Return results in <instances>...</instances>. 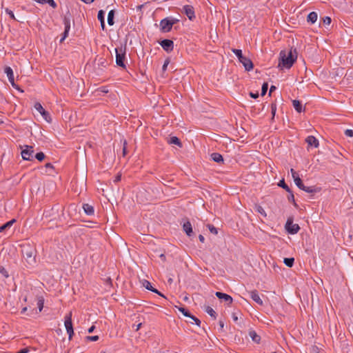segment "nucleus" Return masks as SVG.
I'll return each instance as SVG.
<instances>
[{"label":"nucleus","mask_w":353,"mask_h":353,"mask_svg":"<svg viewBox=\"0 0 353 353\" xmlns=\"http://www.w3.org/2000/svg\"><path fill=\"white\" fill-rule=\"evenodd\" d=\"M297 59V51L296 48H291L288 52L281 50L279 53V67L281 68L290 69Z\"/></svg>","instance_id":"nucleus-1"},{"label":"nucleus","mask_w":353,"mask_h":353,"mask_svg":"<svg viewBox=\"0 0 353 353\" xmlns=\"http://www.w3.org/2000/svg\"><path fill=\"white\" fill-rule=\"evenodd\" d=\"M23 257L26 259V262L32 265L36 263V250L29 245H23L21 249Z\"/></svg>","instance_id":"nucleus-2"},{"label":"nucleus","mask_w":353,"mask_h":353,"mask_svg":"<svg viewBox=\"0 0 353 353\" xmlns=\"http://www.w3.org/2000/svg\"><path fill=\"white\" fill-rule=\"evenodd\" d=\"M232 51L237 57L240 63L243 64L246 71H250L254 68V64L250 59L245 57L240 49L232 48Z\"/></svg>","instance_id":"nucleus-3"},{"label":"nucleus","mask_w":353,"mask_h":353,"mask_svg":"<svg viewBox=\"0 0 353 353\" xmlns=\"http://www.w3.org/2000/svg\"><path fill=\"white\" fill-rule=\"evenodd\" d=\"M178 21L179 20L176 19L166 17L160 21V30L162 32H168L172 30L173 25Z\"/></svg>","instance_id":"nucleus-4"},{"label":"nucleus","mask_w":353,"mask_h":353,"mask_svg":"<svg viewBox=\"0 0 353 353\" xmlns=\"http://www.w3.org/2000/svg\"><path fill=\"white\" fill-rule=\"evenodd\" d=\"M116 52V63L118 66L125 69L126 65L125 64V50L121 48H115Z\"/></svg>","instance_id":"nucleus-5"},{"label":"nucleus","mask_w":353,"mask_h":353,"mask_svg":"<svg viewBox=\"0 0 353 353\" xmlns=\"http://www.w3.org/2000/svg\"><path fill=\"white\" fill-rule=\"evenodd\" d=\"M286 231L290 234H295L300 230V227L298 224L293 223L292 218H288L285 225Z\"/></svg>","instance_id":"nucleus-6"},{"label":"nucleus","mask_w":353,"mask_h":353,"mask_svg":"<svg viewBox=\"0 0 353 353\" xmlns=\"http://www.w3.org/2000/svg\"><path fill=\"white\" fill-rule=\"evenodd\" d=\"M65 327L66 329V332L69 336V340H71L73 334H74V330H73V325L72 322V312H70L69 314L65 315V321H64Z\"/></svg>","instance_id":"nucleus-7"},{"label":"nucleus","mask_w":353,"mask_h":353,"mask_svg":"<svg viewBox=\"0 0 353 353\" xmlns=\"http://www.w3.org/2000/svg\"><path fill=\"white\" fill-rule=\"evenodd\" d=\"M34 107L47 122L50 123L52 121L50 113L43 108L42 105L39 102L35 103Z\"/></svg>","instance_id":"nucleus-8"},{"label":"nucleus","mask_w":353,"mask_h":353,"mask_svg":"<svg viewBox=\"0 0 353 353\" xmlns=\"http://www.w3.org/2000/svg\"><path fill=\"white\" fill-rule=\"evenodd\" d=\"M63 24L65 26L64 32L62 34V37L60 39V43H62L68 37V33L70 30V16H64L63 17Z\"/></svg>","instance_id":"nucleus-9"},{"label":"nucleus","mask_w":353,"mask_h":353,"mask_svg":"<svg viewBox=\"0 0 353 353\" xmlns=\"http://www.w3.org/2000/svg\"><path fill=\"white\" fill-rule=\"evenodd\" d=\"M26 149L21 151V156L23 160L32 161L33 159V147L26 145Z\"/></svg>","instance_id":"nucleus-10"},{"label":"nucleus","mask_w":353,"mask_h":353,"mask_svg":"<svg viewBox=\"0 0 353 353\" xmlns=\"http://www.w3.org/2000/svg\"><path fill=\"white\" fill-rule=\"evenodd\" d=\"M4 72L7 74V77L11 85L16 89L20 90L21 92H23V90H20L19 86L16 85L14 83V73L12 69L9 66H6L4 69Z\"/></svg>","instance_id":"nucleus-11"},{"label":"nucleus","mask_w":353,"mask_h":353,"mask_svg":"<svg viewBox=\"0 0 353 353\" xmlns=\"http://www.w3.org/2000/svg\"><path fill=\"white\" fill-rule=\"evenodd\" d=\"M183 12L185 14V15L190 21L194 20L196 17L194 7L191 5L183 6Z\"/></svg>","instance_id":"nucleus-12"},{"label":"nucleus","mask_w":353,"mask_h":353,"mask_svg":"<svg viewBox=\"0 0 353 353\" xmlns=\"http://www.w3.org/2000/svg\"><path fill=\"white\" fill-rule=\"evenodd\" d=\"M159 43L165 51L169 52L173 50L174 42L172 40L165 39Z\"/></svg>","instance_id":"nucleus-13"},{"label":"nucleus","mask_w":353,"mask_h":353,"mask_svg":"<svg viewBox=\"0 0 353 353\" xmlns=\"http://www.w3.org/2000/svg\"><path fill=\"white\" fill-rule=\"evenodd\" d=\"M215 295L218 299L223 300L228 305H231L232 303V297L225 293L216 292Z\"/></svg>","instance_id":"nucleus-14"},{"label":"nucleus","mask_w":353,"mask_h":353,"mask_svg":"<svg viewBox=\"0 0 353 353\" xmlns=\"http://www.w3.org/2000/svg\"><path fill=\"white\" fill-rule=\"evenodd\" d=\"M248 294H250V297L257 304H259V305H263V300L261 299L257 290H254L250 291V292H248Z\"/></svg>","instance_id":"nucleus-15"},{"label":"nucleus","mask_w":353,"mask_h":353,"mask_svg":"<svg viewBox=\"0 0 353 353\" xmlns=\"http://www.w3.org/2000/svg\"><path fill=\"white\" fill-rule=\"evenodd\" d=\"M305 142L307 143L308 146L314 147L315 148H318L319 145V140L312 135L308 136L305 139Z\"/></svg>","instance_id":"nucleus-16"},{"label":"nucleus","mask_w":353,"mask_h":353,"mask_svg":"<svg viewBox=\"0 0 353 353\" xmlns=\"http://www.w3.org/2000/svg\"><path fill=\"white\" fill-rule=\"evenodd\" d=\"M183 229L188 236H192L194 234L192 224L189 221H187L183 223Z\"/></svg>","instance_id":"nucleus-17"},{"label":"nucleus","mask_w":353,"mask_h":353,"mask_svg":"<svg viewBox=\"0 0 353 353\" xmlns=\"http://www.w3.org/2000/svg\"><path fill=\"white\" fill-rule=\"evenodd\" d=\"M292 105L296 112L301 113L305 111L301 102L299 100L294 99L292 101Z\"/></svg>","instance_id":"nucleus-18"},{"label":"nucleus","mask_w":353,"mask_h":353,"mask_svg":"<svg viewBox=\"0 0 353 353\" xmlns=\"http://www.w3.org/2000/svg\"><path fill=\"white\" fill-rule=\"evenodd\" d=\"M302 190H303L307 193L313 194L320 192L321 188H318L316 186H305V185H304V188H302Z\"/></svg>","instance_id":"nucleus-19"},{"label":"nucleus","mask_w":353,"mask_h":353,"mask_svg":"<svg viewBox=\"0 0 353 353\" xmlns=\"http://www.w3.org/2000/svg\"><path fill=\"white\" fill-rule=\"evenodd\" d=\"M211 157V159L214 161V162H216V163H223V156L218 153V152H213L210 155Z\"/></svg>","instance_id":"nucleus-20"},{"label":"nucleus","mask_w":353,"mask_h":353,"mask_svg":"<svg viewBox=\"0 0 353 353\" xmlns=\"http://www.w3.org/2000/svg\"><path fill=\"white\" fill-rule=\"evenodd\" d=\"M83 209L87 215L90 216V215L94 214V208L92 205H91L88 203H85L83 205Z\"/></svg>","instance_id":"nucleus-21"},{"label":"nucleus","mask_w":353,"mask_h":353,"mask_svg":"<svg viewBox=\"0 0 353 353\" xmlns=\"http://www.w3.org/2000/svg\"><path fill=\"white\" fill-rule=\"evenodd\" d=\"M318 18L317 13L316 12H311L307 17V21L312 24L314 23Z\"/></svg>","instance_id":"nucleus-22"},{"label":"nucleus","mask_w":353,"mask_h":353,"mask_svg":"<svg viewBox=\"0 0 353 353\" xmlns=\"http://www.w3.org/2000/svg\"><path fill=\"white\" fill-rule=\"evenodd\" d=\"M114 14H115V11L114 10H110L108 14V23L110 26H112L114 24Z\"/></svg>","instance_id":"nucleus-23"},{"label":"nucleus","mask_w":353,"mask_h":353,"mask_svg":"<svg viewBox=\"0 0 353 353\" xmlns=\"http://www.w3.org/2000/svg\"><path fill=\"white\" fill-rule=\"evenodd\" d=\"M15 222V219H12L0 226V232H3L10 229L12 224Z\"/></svg>","instance_id":"nucleus-24"},{"label":"nucleus","mask_w":353,"mask_h":353,"mask_svg":"<svg viewBox=\"0 0 353 353\" xmlns=\"http://www.w3.org/2000/svg\"><path fill=\"white\" fill-rule=\"evenodd\" d=\"M249 335L252 339L253 341H254L256 343H259L261 341V336L256 334V332L254 330L250 331L249 332Z\"/></svg>","instance_id":"nucleus-25"},{"label":"nucleus","mask_w":353,"mask_h":353,"mask_svg":"<svg viewBox=\"0 0 353 353\" xmlns=\"http://www.w3.org/2000/svg\"><path fill=\"white\" fill-rule=\"evenodd\" d=\"M205 312H207L210 316L213 317L214 319L216 318V312L210 306H205Z\"/></svg>","instance_id":"nucleus-26"},{"label":"nucleus","mask_w":353,"mask_h":353,"mask_svg":"<svg viewBox=\"0 0 353 353\" xmlns=\"http://www.w3.org/2000/svg\"><path fill=\"white\" fill-rule=\"evenodd\" d=\"M168 143L170 144H174V145H176L179 147H181V142L180 139L176 137H170V140L168 141Z\"/></svg>","instance_id":"nucleus-27"},{"label":"nucleus","mask_w":353,"mask_h":353,"mask_svg":"<svg viewBox=\"0 0 353 353\" xmlns=\"http://www.w3.org/2000/svg\"><path fill=\"white\" fill-rule=\"evenodd\" d=\"M254 210L256 212L261 214L263 216L265 217L267 216L265 210L260 205H256L254 207Z\"/></svg>","instance_id":"nucleus-28"},{"label":"nucleus","mask_w":353,"mask_h":353,"mask_svg":"<svg viewBox=\"0 0 353 353\" xmlns=\"http://www.w3.org/2000/svg\"><path fill=\"white\" fill-rule=\"evenodd\" d=\"M294 262V259L292 257L285 258L284 261H283V263H285V265L289 268H291L293 266Z\"/></svg>","instance_id":"nucleus-29"},{"label":"nucleus","mask_w":353,"mask_h":353,"mask_svg":"<svg viewBox=\"0 0 353 353\" xmlns=\"http://www.w3.org/2000/svg\"><path fill=\"white\" fill-rule=\"evenodd\" d=\"M294 181L299 189L302 190V188H304V184L303 183V181L299 176H296V179H294Z\"/></svg>","instance_id":"nucleus-30"},{"label":"nucleus","mask_w":353,"mask_h":353,"mask_svg":"<svg viewBox=\"0 0 353 353\" xmlns=\"http://www.w3.org/2000/svg\"><path fill=\"white\" fill-rule=\"evenodd\" d=\"M97 18L100 23H103V21H105V12L103 10L98 12Z\"/></svg>","instance_id":"nucleus-31"},{"label":"nucleus","mask_w":353,"mask_h":353,"mask_svg":"<svg viewBox=\"0 0 353 353\" xmlns=\"http://www.w3.org/2000/svg\"><path fill=\"white\" fill-rule=\"evenodd\" d=\"M278 185L282 188H283L284 190H285L287 192H290V188H289V186L285 183V180L283 179H281L279 183H278Z\"/></svg>","instance_id":"nucleus-32"},{"label":"nucleus","mask_w":353,"mask_h":353,"mask_svg":"<svg viewBox=\"0 0 353 353\" xmlns=\"http://www.w3.org/2000/svg\"><path fill=\"white\" fill-rule=\"evenodd\" d=\"M44 305V299L42 296H39L37 300V307L39 308V311L41 312L43 308Z\"/></svg>","instance_id":"nucleus-33"},{"label":"nucleus","mask_w":353,"mask_h":353,"mask_svg":"<svg viewBox=\"0 0 353 353\" xmlns=\"http://www.w3.org/2000/svg\"><path fill=\"white\" fill-rule=\"evenodd\" d=\"M142 285L143 287H145L147 290L151 291V290H153V287L151 284V283L150 281H148V280H143L142 281Z\"/></svg>","instance_id":"nucleus-34"},{"label":"nucleus","mask_w":353,"mask_h":353,"mask_svg":"<svg viewBox=\"0 0 353 353\" xmlns=\"http://www.w3.org/2000/svg\"><path fill=\"white\" fill-rule=\"evenodd\" d=\"M179 310L185 316L187 317H190L192 314L185 307H179Z\"/></svg>","instance_id":"nucleus-35"},{"label":"nucleus","mask_w":353,"mask_h":353,"mask_svg":"<svg viewBox=\"0 0 353 353\" xmlns=\"http://www.w3.org/2000/svg\"><path fill=\"white\" fill-rule=\"evenodd\" d=\"M289 193L288 196V199L290 202H292L293 204L294 205V206H297L296 202H295V200H294V194L292 192V191L290 190V192H288Z\"/></svg>","instance_id":"nucleus-36"},{"label":"nucleus","mask_w":353,"mask_h":353,"mask_svg":"<svg viewBox=\"0 0 353 353\" xmlns=\"http://www.w3.org/2000/svg\"><path fill=\"white\" fill-rule=\"evenodd\" d=\"M208 228L209 229L210 232L214 234H218V230L216 227H214L213 225L208 224L207 225Z\"/></svg>","instance_id":"nucleus-37"},{"label":"nucleus","mask_w":353,"mask_h":353,"mask_svg":"<svg viewBox=\"0 0 353 353\" xmlns=\"http://www.w3.org/2000/svg\"><path fill=\"white\" fill-rule=\"evenodd\" d=\"M276 112V103H272V104H271L272 120L274 119Z\"/></svg>","instance_id":"nucleus-38"},{"label":"nucleus","mask_w":353,"mask_h":353,"mask_svg":"<svg viewBox=\"0 0 353 353\" xmlns=\"http://www.w3.org/2000/svg\"><path fill=\"white\" fill-rule=\"evenodd\" d=\"M46 157V155L43 152H38L35 155V158L39 161H42L43 160H44Z\"/></svg>","instance_id":"nucleus-39"},{"label":"nucleus","mask_w":353,"mask_h":353,"mask_svg":"<svg viewBox=\"0 0 353 353\" xmlns=\"http://www.w3.org/2000/svg\"><path fill=\"white\" fill-rule=\"evenodd\" d=\"M268 83L265 82L263 83V84L262 85V88H261V96H264L267 91H268Z\"/></svg>","instance_id":"nucleus-40"},{"label":"nucleus","mask_w":353,"mask_h":353,"mask_svg":"<svg viewBox=\"0 0 353 353\" xmlns=\"http://www.w3.org/2000/svg\"><path fill=\"white\" fill-rule=\"evenodd\" d=\"M192 321H190V323H193V321L196 323V325L200 326L201 325V321L197 319L196 316H193L192 314L190 317Z\"/></svg>","instance_id":"nucleus-41"},{"label":"nucleus","mask_w":353,"mask_h":353,"mask_svg":"<svg viewBox=\"0 0 353 353\" xmlns=\"http://www.w3.org/2000/svg\"><path fill=\"white\" fill-rule=\"evenodd\" d=\"M87 341H97L99 340V336L94 335V336H88L85 337Z\"/></svg>","instance_id":"nucleus-42"},{"label":"nucleus","mask_w":353,"mask_h":353,"mask_svg":"<svg viewBox=\"0 0 353 353\" xmlns=\"http://www.w3.org/2000/svg\"><path fill=\"white\" fill-rule=\"evenodd\" d=\"M6 12L10 16V17L14 20H16L14 14L12 10L8 8L5 9Z\"/></svg>","instance_id":"nucleus-43"},{"label":"nucleus","mask_w":353,"mask_h":353,"mask_svg":"<svg viewBox=\"0 0 353 353\" xmlns=\"http://www.w3.org/2000/svg\"><path fill=\"white\" fill-rule=\"evenodd\" d=\"M332 19L330 17H325L323 18V22L325 25H330L331 23Z\"/></svg>","instance_id":"nucleus-44"},{"label":"nucleus","mask_w":353,"mask_h":353,"mask_svg":"<svg viewBox=\"0 0 353 353\" xmlns=\"http://www.w3.org/2000/svg\"><path fill=\"white\" fill-rule=\"evenodd\" d=\"M344 134L346 137H353V130L350 129H347L345 130Z\"/></svg>","instance_id":"nucleus-45"},{"label":"nucleus","mask_w":353,"mask_h":353,"mask_svg":"<svg viewBox=\"0 0 353 353\" xmlns=\"http://www.w3.org/2000/svg\"><path fill=\"white\" fill-rule=\"evenodd\" d=\"M170 63V59H166L164 61V63L163 65V67H162V70L163 71H165L166 69H167V67L168 65V64Z\"/></svg>","instance_id":"nucleus-46"},{"label":"nucleus","mask_w":353,"mask_h":353,"mask_svg":"<svg viewBox=\"0 0 353 353\" xmlns=\"http://www.w3.org/2000/svg\"><path fill=\"white\" fill-rule=\"evenodd\" d=\"M151 292H154V293L159 294V296L166 299L165 296L163 294H161L157 289H156L154 288H153V290H151Z\"/></svg>","instance_id":"nucleus-47"},{"label":"nucleus","mask_w":353,"mask_h":353,"mask_svg":"<svg viewBox=\"0 0 353 353\" xmlns=\"http://www.w3.org/2000/svg\"><path fill=\"white\" fill-rule=\"evenodd\" d=\"M290 172L292 173V176L293 179H296V176H299V174L296 171H294V169L292 168L290 170Z\"/></svg>","instance_id":"nucleus-48"},{"label":"nucleus","mask_w":353,"mask_h":353,"mask_svg":"<svg viewBox=\"0 0 353 353\" xmlns=\"http://www.w3.org/2000/svg\"><path fill=\"white\" fill-rule=\"evenodd\" d=\"M48 3L53 8H57V5L54 0H48Z\"/></svg>","instance_id":"nucleus-49"},{"label":"nucleus","mask_w":353,"mask_h":353,"mask_svg":"<svg viewBox=\"0 0 353 353\" xmlns=\"http://www.w3.org/2000/svg\"><path fill=\"white\" fill-rule=\"evenodd\" d=\"M141 325H142V323H139V324H137V325L134 324V325H132V328H133L135 331H138V330L141 328Z\"/></svg>","instance_id":"nucleus-50"},{"label":"nucleus","mask_w":353,"mask_h":353,"mask_svg":"<svg viewBox=\"0 0 353 353\" xmlns=\"http://www.w3.org/2000/svg\"><path fill=\"white\" fill-rule=\"evenodd\" d=\"M250 97H252L253 99H257L259 97V93L258 92H256V93L250 92Z\"/></svg>","instance_id":"nucleus-51"},{"label":"nucleus","mask_w":353,"mask_h":353,"mask_svg":"<svg viewBox=\"0 0 353 353\" xmlns=\"http://www.w3.org/2000/svg\"><path fill=\"white\" fill-rule=\"evenodd\" d=\"M121 174L117 175L115 179H114V183H117V182L120 181H121Z\"/></svg>","instance_id":"nucleus-52"},{"label":"nucleus","mask_w":353,"mask_h":353,"mask_svg":"<svg viewBox=\"0 0 353 353\" xmlns=\"http://www.w3.org/2000/svg\"><path fill=\"white\" fill-rule=\"evenodd\" d=\"M126 141H124L123 148V154L125 156L126 154Z\"/></svg>","instance_id":"nucleus-53"},{"label":"nucleus","mask_w":353,"mask_h":353,"mask_svg":"<svg viewBox=\"0 0 353 353\" xmlns=\"http://www.w3.org/2000/svg\"><path fill=\"white\" fill-rule=\"evenodd\" d=\"M219 325L221 330H223V328L224 327V321L223 320H219Z\"/></svg>","instance_id":"nucleus-54"},{"label":"nucleus","mask_w":353,"mask_h":353,"mask_svg":"<svg viewBox=\"0 0 353 353\" xmlns=\"http://www.w3.org/2000/svg\"><path fill=\"white\" fill-rule=\"evenodd\" d=\"M159 258L161 259V260L163 261V262H165V260H166V257H165V255L164 254H161L159 255Z\"/></svg>","instance_id":"nucleus-55"},{"label":"nucleus","mask_w":353,"mask_h":353,"mask_svg":"<svg viewBox=\"0 0 353 353\" xmlns=\"http://www.w3.org/2000/svg\"><path fill=\"white\" fill-rule=\"evenodd\" d=\"M45 167L46 168H51V169H53L54 167L52 165V164L51 163H47L46 165H45Z\"/></svg>","instance_id":"nucleus-56"},{"label":"nucleus","mask_w":353,"mask_h":353,"mask_svg":"<svg viewBox=\"0 0 353 353\" xmlns=\"http://www.w3.org/2000/svg\"><path fill=\"white\" fill-rule=\"evenodd\" d=\"M276 89V86L274 85H271L270 88V92H269V95L271 94V93L272 92H274L275 90Z\"/></svg>","instance_id":"nucleus-57"},{"label":"nucleus","mask_w":353,"mask_h":353,"mask_svg":"<svg viewBox=\"0 0 353 353\" xmlns=\"http://www.w3.org/2000/svg\"><path fill=\"white\" fill-rule=\"evenodd\" d=\"M232 319H233L234 321H235V322L237 321L238 317H237V315H236V313H234V312L232 313Z\"/></svg>","instance_id":"nucleus-58"},{"label":"nucleus","mask_w":353,"mask_h":353,"mask_svg":"<svg viewBox=\"0 0 353 353\" xmlns=\"http://www.w3.org/2000/svg\"><path fill=\"white\" fill-rule=\"evenodd\" d=\"M95 329L94 325H92L88 330V333H92Z\"/></svg>","instance_id":"nucleus-59"},{"label":"nucleus","mask_w":353,"mask_h":353,"mask_svg":"<svg viewBox=\"0 0 353 353\" xmlns=\"http://www.w3.org/2000/svg\"><path fill=\"white\" fill-rule=\"evenodd\" d=\"M199 239L201 242L203 243L205 241V238L202 234L199 236Z\"/></svg>","instance_id":"nucleus-60"},{"label":"nucleus","mask_w":353,"mask_h":353,"mask_svg":"<svg viewBox=\"0 0 353 353\" xmlns=\"http://www.w3.org/2000/svg\"><path fill=\"white\" fill-rule=\"evenodd\" d=\"M81 1L85 3H91L92 2L94 1V0H81Z\"/></svg>","instance_id":"nucleus-61"},{"label":"nucleus","mask_w":353,"mask_h":353,"mask_svg":"<svg viewBox=\"0 0 353 353\" xmlns=\"http://www.w3.org/2000/svg\"><path fill=\"white\" fill-rule=\"evenodd\" d=\"M26 311H27V307H24L23 308H22L21 313L24 314Z\"/></svg>","instance_id":"nucleus-62"},{"label":"nucleus","mask_w":353,"mask_h":353,"mask_svg":"<svg viewBox=\"0 0 353 353\" xmlns=\"http://www.w3.org/2000/svg\"><path fill=\"white\" fill-rule=\"evenodd\" d=\"M35 1H37V3H45V0H34Z\"/></svg>","instance_id":"nucleus-63"},{"label":"nucleus","mask_w":353,"mask_h":353,"mask_svg":"<svg viewBox=\"0 0 353 353\" xmlns=\"http://www.w3.org/2000/svg\"><path fill=\"white\" fill-rule=\"evenodd\" d=\"M105 59H101V64L102 65H103V66H105Z\"/></svg>","instance_id":"nucleus-64"}]
</instances>
